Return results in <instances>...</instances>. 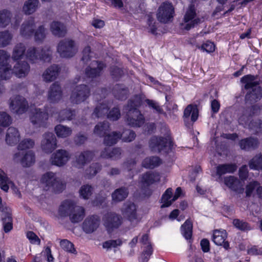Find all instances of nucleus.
<instances>
[{
  "instance_id": "nucleus-23",
  "label": "nucleus",
  "mask_w": 262,
  "mask_h": 262,
  "mask_svg": "<svg viewBox=\"0 0 262 262\" xmlns=\"http://www.w3.org/2000/svg\"><path fill=\"white\" fill-rule=\"evenodd\" d=\"M225 184L231 190L238 192L243 193L244 191L243 184L236 177L232 176L224 178Z\"/></svg>"
},
{
  "instance_id": "nucleus-6",
  "label": "nucleus",
  "mask_w": 262,
  "mask_h": 262,
  "mask_svg": "<svg viewBox=\"0 0 262 262\" xmlns=\"http://www.w3.org/2000/svg\"><path fill=\"white\" fill-rule=\"evenodd\" d=\"M57 50L61 57H73L77 52L75 41L69 38L60 40L58 44Z\"/></svg>"
},
{
  "instance_id": "nucleus-10",
  "label": "nucleus",
  "mask_w": 262,
  "mask_h": 262,
  "mask_svg": "<svg viewBox=\"0 0 262 262\" xmlns=\"http://www.w3.org/2000/svg\"><path fill=\"white\" fill-rule=\"evenodd\" d=\"M103 225L109 232L118 228L122 223V217L115 212H107L103 217Z\"/></svg>"
},
{
  "instance_id": "nucleus-5",
  "label": "nucleus",
  "mask_w": 262,
  "mask_h": 262,
  "mask_svg": "<svg viewBox=\"0 0 262 262\" xmlns=\"http://www.w3.org/2000/svg\"><path fill=\"white\" fill-rule=\"evenodd\" d=\"M174 15V8L169 2H163L158 8L157 17L162 23L166 24L171 21Z\"/></svg>"
},
{
  "instance_id": "nucleus-18",
  "label": "nucleus",
  "mask_w": 262,
  "mask_h": 262,
  "mask_svg": "<svg viewBox=\"0 0 262 262\" xmlns=\"http://www.w3.org/2000/svg\"><path fill=\"white\" fill-rule=\"evenodd\" d=\"M137 206L134 203L129 201L124 203L121 209L123 216L130 222L137 219Z\"/></svg>"
},
{
  "instance_id": "nucleus-57",
  "label": "nucleus",
  "mask_w": 262,
  "mask_h": 262,
  "mask_svg": "<svg viewBox=\"0 0 262 262\" xmlns=\"http://www.w3.org/2000/svg\"><path fill=\"white\" fill-rule=\"evenodd\" d=\"M11 66L7 65L0 67V78L2 80H7L10 78L11 75Z\"/></svg>"
},
{
  "instance_id": "nucleus-33",
  "label": "nucleus",
  "mask_w": 262,
  "mask_h": 262,
  "mask_svg": "<svg viewBox=\"0 0 262 262\" xmlns=\"http://www.w3.org/2000/svg\"><path fill=\"white\" fill-rule=\"evenodd\" d=\"M128 92V88L122 84H116L113 90L114 97L119 100H125L127 97Z\"/></svg>"
},
{
  "instance_id": "nucleus-64",
  "label": "nucleus",
  "mask_w": 262,
  "mask_h": 262,
  "mask_svg": "<svg viewBox=\"0 0 262 262\" xmlns=\"http://www.w3.org/2000/svg\"><path fill=\"white\" fill-rule=\"evenodd\" d=\"M124 142H129L134 140L136 137L135 133L132 130H125L121 134Z\"/></svg>"
},
{
  "instance_id": "nucleus-54",
  "label": "nucleus",
  "mask_w": 262,
  "mask_h": 262,
  "mask_svg": "<svg viewBox=\"0 0 262 262\" xmlns=\"http://www.w3.org/2000/svg\"><path fill=\"white\" fill-rule=\"evenodd\" d=\"M110 72L112 78L117 81L120 80L124 75V72L122 69L116 66L111 67Z\"/></svg>"
},
{
  "instance_id": "nucleus-40",
  "label": "nucleus",
  "mask_w": 262,
  "mask_h": 262,
  "mask_svg": "<svg viewBox=\"0 0 262 262\" xmlns=\"http://www.w3.org/2000/svg\"><path fill=\"white\" fill-rule=\"evenodd\" d=\"M54 131L56 136L59 138H68L72 134V129L71 127L61 124L55 126Z\"/></svg>"
},
{
  "instance_id": "nucleus-3",
  "label": "nucleus",
  "mask_w": 262,
  "mask_h": 262,
  "mask_svg": "<svg viewBox=\"0 0 262 262\" xmlns=\"http://www.w3.org/2000/svg\"><path fill=\"white\" fill-rule=\"evenodd\" d=\"M26 58L32 62L37 60L50 62L52 60V51L50 47H30L27 51Z\"/></svg>"
},
{
  "instance_id": "nucleus-14",
  "label": "nucleus",
  "mask_w": 262,
  "mask_h": 262,
  "mask_svg": "<svg viewBox=\"0 0 262 262\" xmlns=\"http://www.w3.org/2000/svg\"><path fill=\"white\" fill-rule=\"evenodd\" d=\"M253 116H241L238 119L239 123L253 131L254 134L262 133V121H254Z\"/></svg>"
},
{
  "instance_id": "nucleus-41",
  "label": "nucleus",
  "mask_w": 262,
  "mask_h": 262,
  "mask_svg": "<svg viewBox=\"0 0 262 262\" xmlns=\"http://www.w3.org/2000/svg\"><path fill=\"white\" fill-rule=\"evenodd\" d=\"M38 0H27L23 7V11L26 15L33 14L37 10L38 5Z\"/></svg>"
},
{
  "instance_id": "nucleus-21",
  "label": "nucleus",
  "mask_w": 262,
  "mask_h": 262,
  "mask_svg": "<svg viewBox=\"0 0 262 262\" xmlns=\"http://www.w3.org/2000/svg\"><path fill=\"white\" fill-rule=\"evenodd\" d=\"M96 68L88 66L85 69V76L90 78H95L101 76L103 70L106 67V64L102 61L96 60Z\"/></svg>"
},
{
  "instance_id": "nucleus-16",
  "label": "nucleus",
  "mask_w": 262,
  "mask_h": 262,
  "mask_svg": "<svg viewBox=\"0 0 262 262\" xmlns=\"http://www.w3.org/2000/svg\"><path fill=\"white\" fill-rule=\"evenodd\" d=\"M237 169L235 164H219L215 168V172L212 173V176L215 181L219 183L223 182L222 176L228 173H233Z\"/></svg>"
},
{
  "instance_id": "nucleus-22",
  "label": "nucleus",
  "mask_w": 262,
  "mask_h": 262,
  "mask_svg": "<svg viewBox=\"0 0 262 262\" xmlns=\"http://www.w3.org/2000/svg\"><path fill=\"white\" fill-rule=\"evenodd\" d=\"M110 109L108 104L103 102L96 106L92 115H121L118 107H114L111 111Z\"/></svg>"
},
{
  "instance_id": "nucleus-63",
  "label": "nucleus",
  "mask_w": 262,
  "mask_h": 262,
  "mask_svg": "<svg viewBox=\"0 0 262 262\" xmlns=\"http://www.w3.org/2000/svg\"><path fill=\"white\" fill-rule=\"evenodd\" d=\"M91 53V47L88 46L85 47L82 50V56L81 60L83 61L84 64H87L91 59V56L90 54Z\"/></svg>"
},
{
  "instance_id": "nucleus-17",
  "label": "nucleus",
  "mask_w": 262,
  "mask_h": 262,
  "mask_svg": "<svg viewBox=\"0 0 262 262\" xmlns=\"http://www.w3.org/2000/svg\"><path fill=\"white\" fill-rule=\"evenodd\" d=\"M13 158L15 161L19 162L23 167H30L35 161V155L32 151H27L25 154L18 151L14 154Z\"/></svg>"
},
{
  "instance_id": "nucleus-27",
  "label": "nucleus",
  "mask_w": 262,
  "mask_h": 262,
  "mask_svg": "<svg viewBox=\"0 0 262 262\" xmlns=\"http://www.w3.org/2000/svg\"><path fill=\"white\" fill-rule=\"evenodd\" d=\"M50 30L52 34L58 37H63L67 33L66 26L59 21H53L50 24Z\"/></svg>"
},
{
  "instance_id": "nucleus-19",
  "label": "nucleus",
  "mask_w": 262,
  "mask_h": 262,
  "mask_svg": "<svg viewBox=\"0 0 262 262\" xmlns=\"http://www.w3.org/2000/svg\"><path fill=\"white\" fill-rule=\"evenodd\" d=\"M35 23L34 18L30 17L22 24L20 29V35L26 38H30L33 35Z\"/></svg>"
},
{
  "instance_id": "nucleus-8",
  "label": "nucleus",
  "mask_w": 262,
  "mask_h": 262,
  "mask_svg": "<svg viewBox=\"0 0 262 262\" xmlns=\"http://www.w3.org/2000/svg\"><path fill=\"white\" fill-rule=\"evenodd\" d=\"M144 98L145 95L143 93L134 95L128 100L127 104L124 106V110L128 112L137 113L138 115H142L139 108L144 104Z\"/></svg>"
},
{
  "instance_id": "nucleus-13",
  "label": "nucleus",
  "mask_w": 262,
  "mask_h": 262,
  "mask_svg": "<svg viewBox=\"0 0 262 262\" xmlns=\"http://www.w3.org/2000/svg\"><path fill=\"white\" fill-rule=\"evenodd\" d=\"M71 158L70 152L65 149H58L52 154L50 162L52 164L58 167L65 165Z\"/></svg>"
},
{
  "instance_id": "nucleus-7",
  "label": "nucleus",
  "mask_w": 262,
  "mask_h": 262,
  "mask_svg": "<svg viewBox=\"0 0 262 262\" xmlns=\"http://www.w3.org/2000/svg\"><path fill=\"white\" fill-rule=\"evenodd\" d=\"M172 142L169 136L165 138L153 137L149 141V147L152 151L159 152L167 148L172 147Z\"/></svg>"
},
{
  "instance_id": "nucleus-1",
  "label": "nucleus",
  "mask_w": 262,
  "mask_h": 262,
  "mask_svg": "<svg viewBox=\"0 0 262 262\" xmlns=\"http://www.w3.org/2000/svg\"><path fill=\"white\" fill-rule=\"evenodd\" d=\"M26 47L22 43L17 44L13 50L12 58L17 61L14 66L13 72L19 78L25 77L29 73L30 69L29 64L26 61H18L25 55Z\"/></svg>"
},
{
  "instance_id": "nucleus-2",
  "label": "nucleus",
  "mask_w": 262,
  "mask_h": 262,
  "mask_svg": "<svg viewBox=\"0 0 262 262\" xmlns=\"http://www.w3.org/2000/svg\"><path fill=\"white\" fill-rule=\"evenodd\" d=\"M40 184L45 190L56 192L62 191L66 187V183L56 173L51 171L42 176Z\"/></svg>"
},
{
  "instance_id": "nucleus-12",
  "label": "nucleus",
  "mask_w": 262,
  "mask_h": 262,
  "mask_svg": "<svg viewBox=\"0 0 262 262\" xmlns=\"http://www.w3.org/2000/svg\"><path fill=\"white\" fill-rule=\"evenodd\" d=\"M41 149L47 154L51 153L57 147V139L53 133L47 132L42 135Z\"/></svg>"
},
{
  "instance_id": "nucleus-46",
  "label": "nucleus",
  "mask_w": 262,
  "mask_h": 262,
  "mask_svg": "<svg viewBox=\"0 0 262 262\" xmlns=\"http://www.w3.org/2000/svg\"><path fill=\"white\" fill-rule=\"evenodd\" d=\"M46 36L47 29L44 25H40L36 30L34 29L33 36L36 42H43L46 38Z\"/></svg>"
},
{
  "instance_id": "nucleus-34",
  "label": "nucleus",
  "mask_w": 262,
  "mask_h": 262,
  "mask_svg": "<svg viewBox=\"0 0 262 262\" xmlns=\"http://www.w3.org/2000/svg\"><path fill=\"white\" fill-rule=\"evenodd\" d=\"M121 150L120 148L115 147L112 149L105 147L101 153V156L103 158H110L116 160L121 158Z\"/></svg>"
},
{
  "instance_id": "nucleus-28",
  "label": "nucleus",
  "mask_w": 262,
  "mask_h": 262,
  "mask_svg": "<svg viewBox=\"0 0 262 262\" xmlns=\"http://www.w3.org/2000/svg\"><path fill=\"white\" fill-rule=\"evenodd\" d=\"M76 205V202L71 200L63 201L59 208V215L62 217L69 216Z\"/></svg>"
},
{
  "instance_id": "nucleus-50",
  "label": "nucleus",
  "mask_w": 262,
  "mask_h": 262,
  "mask_svg": "<svg viewBox=\"0 0 262 262\" xmlns=\"http://www.w3.org/2000/svg\"><path fill=\"white\" fill-rule=\"evenodd\" d=\"M249 166L250 169L253 170L262 169V155L259 154L254 156L249 162Z\"/></svg>"
},
{
  "instance_id": "nucleus-31",
  "label": "nucleus",
  "mask_w": 262,
  "mask_h": 262,
  "mask_svg": "<svg viewBox=\"0 0 262 262\" xmlns=\"http://www.w3.org/2000/svg\"><path fill=\"white\" fill-rule=\"evenodd\" d=\"M85 216V209L82 207L76 205L73 209L69 217L73 223H77L81 221Z\"/></svg>"
},
{
  "instance_id": "nucleus-20",
  "label": "nucleus",
  "mask_w": 262,
  "mask_h": 262,
  "mask_svg": "<svg viewBox=\"0 0 262 262\" xmlns=\"http://www.w3.org/2000/svg\"><path fill=\"white\" fill-rule=\"evenodd\" d=\"M100 223V217L95 215L87 217L83 223V229L86 233H92L99 227Z\"/></svg>"
},
{
  "instance_id": "nucleus-59",
  "label": "nucleus",
  "mask_w": 262,
  "mask_h": 262,
  "mask_svg": "<svg viewBox=\"0 0 262 262\" xmlns=\"http://www.w3.org/2000/svg\"><path fill=\"white\" fill-rule=\"evenodd\" d=\"M122 242L120 239L108 240L103 243L102 247L104 249L109 250L112 248H116L120 246Z\"/></svg>"
},
{
  "instance_id": "nucleus-4",
  "label": "nucleus",
  "mask_w": 262,
  "mask_h": 262,
  "mask_svg": "<svg viewBox=\"0 0 262 262\" xmlns=\"http://www.w3.org/2000/svg\"><path fill=\"white\" fill-rule=\"evenodd\" d=\"M196 16V9L194 5L191 4L184 15L182 22L180 24V29L188 31L201 24L202 21L201 18Z\"/></svg>"
},
{
  "instance_id": "nucleus-25",
  "label": "nucleus",
  "mask_w": 262,
  "mask_h": 262,
  "mask_svg": "<svg viewBox=\"0 0 262 262\" xmlns=\"http://www.w3.org/2000/svg\"><path fill=\"white\" fill-rule=\"evenodd\" d=\"M227 236L225 230H216L214 231L212 241L216 245H223V247L227 250L229 248V244L228 242L225 241Z\"/></svg>"
},
{
  "instance_id": "nucleus-9",
  "label": "nucleus",
  "mask_w": 262,
  "mask_h": 262,
  "mask_svg": "<svg viewBox=\"0 0 262 262\" xmlns=\"http://www.w3.org/2000/svg\"><path fill=\"white\" fill-rule=\"evenodd\" d=\"M71 96L72 102L76 104L84 101L90 95V88L86 84L77 85Z\"/></svg>"
},
{
  "instance_id": "nucleus-49",
  "label": "nucleus",
  "mask_w": 262,
  "mask_h": 262,
  "mask_svg": "<svg viewBox=\"0 0 262 262\" xmlns=\"http://www.w3.org/2000/svg\"><path fill=\"white\" fill-rule=\"evenodd\" d=\"M172 189L171 188H169L166 189L165 192L162 195L161 198V208L167 207L171 205L174 202L172 201V199L170 200L172 197Z\"/></svg>"
},
{
  "instance_id": "nucleus-58",
  "label": "nucleus",
  "mask_w": 262,
  "mask_h": 262,
  "mask_svg": "<svg viewBox=\"0 0 262 262\" xmlns=\"http://www.w3.org/2000/svg\"><path fill=\"white\" fill-rule=\"evenodd\" d=\"M12 36L8 31L0 32V45L4 47L9 44Z\"/></svg>"
},
{
  "instance_id": "nucleus-45",
  "label": "nucleus",
  "mask_w": 262,
  "mask_h": 262,
  "mask_svg": "<svg viewBox=\"0 0 262 262\" xmlns=\"http://www.w3.org/2000/svg\"><path fill=\"white\" fill-rule=\"evenodd\" d=\"M255 77L254 75L248 74L244 76L241 78V82L245 84L244 88L245 90H249L253 87H255L259 84L258 82L255 81Z\"/></svg>"
},
{
  "instance_id": "nucleus-36",
  "label": "nucleus",
  "mask_w": 262,
  "mask_h": 262,
  "mask_svg": "<svg viewBox=\"0 0 262 262\" xmlns=\"http://www.w3.org/2000/svg\"><path fill=\"white\" fill-rule=\"evenodd\" d=\"M128 190L127 188L122 187L116 189L112 193V201L115 203H118L125 200L128 196Z\"/></svg>"
},
{
  "instance_id": "nucleus-43",
  "label": "nucleus",
  "mask_w": 262,
  "mask_h": 262,
  "mask_svg": "<svg viewBox=\"0 0 262 262\" xmlns=\"http://www.w3.org/2000/svg\"><path fill=\"white\" fill-rule=\"evenodd\" d=\"M161 164V159L156 156L145 158L142 162V166L149 169H153L159 166Z\"/></svg>"
},
{
  "instance_id": "nucleus-53",
  "label": "nucleus",
  "mask_w": 262,
  "mask_h": 262,
  "mask_svg": "<svg viewBox=\"0 0 262 262\" xmlns=\"http://www.w3.org/2000/svg\"><path fill=\"white\" fill-rule=\"evenodd\" d=\"M60 246L61 248L66 252L76 255L77 252L74 244L68 239H62L60 242Z\"/></svg>"
},
{
  "instance_id": "nucleus-11",
  "label": "nucleus",
  "mask_w": 262,
  "mask_h": 262,
  "mask_svg": "<svg viewBox=\"0 0 262 262\" xmlns=\"http://www.w3.org/2000/svg\"><path fill=\"white\" fill-rule=\"evenodd\" d=\"M94 154L91 151L77 152L75 154L72 165L74 167L82 169L93 159Z\"/></svg>"
},
{
  "instance_id": "nucleus-38",
  "label": "nucleus",
  "mask_w": 262,
  "mask_h": 262,
  "mask_svg": "<svg viewBox=\"0 0 262 262\" xmlns=\"http://www.w3.org/2000/svg\"><path fill=\"white\" fill-rule=\"evenodd\" d=\"M160 177L158 173L148 172L142 177L141 183L143 185L149 186L160 181Z\"/></svg>"
},
{
  "instance_id": "nucleus-37",
  "label": "nucleus",
  "mask_w": 262,
  "mask_h": 262,
  "mask_svg": "<svg viewBox=\"0 0 262 262\" xmlns=\"http://www.w3.org/2000/svg\"><path fill=\"white\" fill-rule=\"evenodd\" d=\"M240 147L242 149L249 150L257 147L258 141L256 138H249L243 139L239 143Z\"/></svg>"
},
{
  "instance_id": "nucleus-60",
  "label": "nucleus",
  "mask_w": 262,
  "mask_h": 262,
  "mask_svg": "<svg viewBox=\"0 0 262 262\" xmlns=\"http://www.w3.org/2000/svg\"><path fill=\"white\" fill-rule=\"evenodd\" d=\"M101 169V165L97 163L92 164L86 171V174L89 178L94 176Z\"/></svg>"
},
{
  "instance_id": "nucleus-55",
  "label": "nucleus",
  "mask_w": 262,
  "mask_h": 262,
  "mask_svg": "<svg viewBox=\"0 0 262 262\" xmlns=\"http://www.w3.org/2000/svg\"><path fill=\"white\" fill-rule=\"evenodd\" d=\"M93 191V188L91 185H83L79 189L80 196L84 200H88L92 194Z\"/></svg>"
},
{
  "instance_id": "nucleus-35",
  "label": "nucleus",
  "mask_w": 262,
  "mask_h": 262,
  "mask_svg": "<svg viewBox=\"0 0 262 262\" xmlns=\"http://www.w3.org/2000/svg\"><path fill=\"white\" fill-rule=\"evenodd\" d=\"M0 187L6 192L8 191L9 187H11L15 192L18 191V189L14 183L9 179L6 174L3 171L0 172Z\"/></svg>"
},
{
  "instance_id": "nucleus-15",
  "label": "nucleus",
  "mask_w": 262,
  "mask_h": 262,
  "mask_svg": "<svg viewBox=\"0 0 262 262\" xmlns=\"http://www.w3.org/2000/svg\"><path fill=\"white\" fill-rule=\"evenodd\" d=\"M10 107L16 115H21L27 112L29 106L28 101L25 98L20 95H17L11 99Z\"/></svg>"
},
{
  "instance_id": "nucleus-56",
  "label": "nucleus",
  "mask_w": 262,
  "mask_h": 262,
  "mask_svg": "<svg viewBox=\"0 0 262 262\" xmlns=\"http://www.w3.org/2000/svg\"><path fill=\"white\" fill-rule=\"evenodd\" d=\"M35 142L33 140L26 138L23 139L19 142L17 148L19 150H24L33 148Z\"/></svg>"
},
{
  "instance_id": "nucleus-44",
  "label": "nucleus",
  "mask_w": 262,
  "mask_h": 262,
  "mask_svg": "<svg viewBox=\"0 0 262 262\" xmlns=\"http://www.w3.org/2000/svg\"><path fill=\"white\" fill-rule=\"evenodd\" d=\"M181 233L186 239H191L192 233V223L190 220H187L181 226Z\"/></svg>"
},
{
  "instance_id": "nucleus-24",
  "label": "nucleus",
  "mask_w": 262,
  "mask_h": 262,
  "mask_svg": "<svg viewBox=\"0 0 262 262\" xmlns=\"http://www.w3.org/2000/svg\"><path fill=\"white\" fill-rule=\"evenodd\" d=\"M141 242L145 247L140 257V260H142V262L148 261L152 253V249L147 234H144L142 236Z\"/></svg>"
},
{
  "instance_id": "nucleus-51",
  "label": "nucleus",
  "mask_w": 262,
  "mask_h": 262,
  "mask_svg": "<svg viewBox=\"0 0 262 262\" xmlns=\"http://www.w3.org/2000/svg\"><path fill=\"white\" fill-rule=\"evenodd\" d=\"M11 16L9 11L6 9L0 11V27H6L8 26L11 21Z\"/></svg>"
},
{
  "instance_id": "nucleus-47",
  "label": "nucleus",
  "mask_w": 262,
  "mask_h": 262,
  "mask_svg": "<svg viewBox=\"0 0 262 262\" xmlns=\"http://www.w3.org/2000/svg\"><path fill=\"white\" fill-rule=\"evenodd\" d=\"M127 124L132 127H140L144 123V116H127Z\"/></svg>"
},
{
  "instance_id": "nucleus-62",
  "label": "nucleus",
  "mask_w": 262,
  "mask_h": 262,
  "mask_svg": "<svg viewBox=\"0 0 262 262\" xmlns=\"http://www.w3.org/2000/svg\"><path fill=\"white\" fill-rule=\"evenodd\" d=\"M233 224L236 228L242 231H247L251 229L250 227L246 222L241 221L239 219L234 220Z\"/></svg>"
},
{
  "instance_id": "nucleus-52",
  "label": "nucleus",
  "mask_w": 262,
  "mask_h": 262,
  "mask_svg": "<svg viewBox=\"0 0 262 262\" xmlns=\"http://www.w3.org/2000/svg\"><path fill=\"white\" fill-rule=\"evenodd\" d=\"M110 126L107 121H104L99 123L96 125L94 129V133L100 137L106 135L107 132L109 130Z\"/></svg>"
},
{
  "instance_id": "nucleus-32",
  "label": "nucleus",
  "mask_w": 262,
  "mask_h": 262,
  "mask_svg": "<svg viewBox=\"0 0 262 262\" xmlns=\"http://www.w3.org/2000/svg\"><path fill=\"white\" fill-rule=\"evenodd\" d=\"M20 139V134L18 130L14 127L8 128L6 135V142L10 145L16 144Z\"/></svg>"
},
{
  "instance_id": "nucleus-29",
  "label": "nucleus",
  "mask_w": 262,
  "mask_h": 262,
  "mask_svg": "<svg viewBox=\"0 0 262 262\" xmlns=\"http://www.w3.org/2000/svg\"><path fill=\"white\" fill-rule=\"evenodd\" d=\"M60 71V68L58 65H51L42 74L44 81L46 82H52L55 80L58 76Z\"/></svg>"
},
{
  "instance_id": "nucleus-30",
  "label": "nucleus",
  "mask_w": 262,
  "mask_h": 262,
  "mask_svg": "<svg viewBox=\"0 0 262 262\" xmlns=\"http://www.w3.org/2000/svg\"><path fill=\"white\" fill-rule=\"evenodd\" d=\"M62 92L60 84L57 82L53 83L50 86L49 92V99L53 102H58L62 97Z\"/></svg>"
},
{
  "instance_id": "nucleus-42",
  "label": "nucleus",
  "mask_w": 262,
  "mask_h": 262,
  "mask_svg": "<svg viewBox=\"0 0 262 262\" xmlns=\"http://www.w3.org/2000/svg\"><path fill=\"white\" fill-rule=\"evenodd\" d=\"M144 103H145L146 106L150 110H152L154 112L159 114H163V115H166V114L163 112L162 106L156 101L145 98H144Z\"/></svg>"
},
{
  "instance_id": "nucleus-61",
  "label": "nucleus",
  "mask_w": 262,
  "mask_h": 262,
  "mask_svg": "<svg viewBox=\"0 0 262 262\" xmlns=\"http://www.w3.org/2000/svg\"><path fill=\"white\" fill-rule=\"evenodd\" d=\"M199 113L198 105L195 103H191L185 108L183 115H199Z\"/></svg>"
},
{
  "instance_id": "nucleus-26",
  "label": "nucleus",
  "mask_w": 262,
  "mask_h": 262,
  "mask_svg": "<svg viewBox=\"0 0 262 262\" xmlns=\"http://www.w3.org/2000/svg\"><path fill=\"white\" fill-rule=\"evenodd\" d=\"M251 91L247 93L245 100L247 103H254L259 101L262 97V88L260 86H256L251 88Z\"/></svg>"
},
{
  "instance_id": "nucleus-48",
  "label": "nucleus",
  "mask_w": 262,
  "mask_h": 262,
  "mask_svg": "<svg viewBox=\"0 0 262 262\" xmlns=\"http://www.w3.org/2000/svg\"><path fill=\"white\" fill-rule=\"evenodd\" d=\"M121 137L119 132H113L104 137V143L106 145L111 146L116 144Z\"/></svg>"
},
{
  "instance_id": "nucleus-39",
  "label": "nucleus",
  "mask_w": 262,
  "mask_h": 262,
  "mask_svg": "<svg viewBox=\"0 0 262 262\" xmlns=\"http://www.w3.org/2000/svg\"><path fill=\"white\" fill-rule=\"evenodd\" d=\"M47 116H31L30 120L34 128L46 127L48 124Z\"/></svg>"
}]
</instances>
